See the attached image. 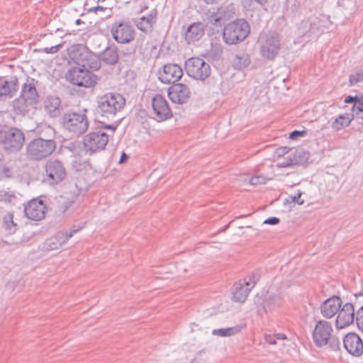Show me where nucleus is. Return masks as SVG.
Segmentation results:
<instances>
[{"mask_svg": "<svg viewBox=\"0 0 363 363\" xmlns=\"http://www.w3.org/2000/svg\"><path fill=\"white\" fill-rule=\"evenodd\" d=\"M292 151L291 148L286 146H281L277 147L274 152V157H281L285 155L290 153Z\"/></svg>", "mask_w": 363, "mask_h": 363, "instance_id": "45", "label": "nucleus"}, {"mask_svg": "<svg viewBox=\"0 0 363 363\" xmlns=\"http://www.w3.org/2000/svg\"><path fill=\"white\" fill-rule=\"evenodd\" d=\"M61 48V44L52 46L50 48H39L35 49L34 52H42L45 53L54 54L58 52L60 48Z\"/></svg>", "mask_w": 363, "mask_h": 363, "instance_id": "47", "label": "nucleus"}, {"mask_svg": "<svg viewBox=\"0 0 363 363\" xmlns=\"http://www.w3.org/2000/svg\"><path fill=\"white\" fill-rule=\"evenodd\" d=\"M344 102L352 104L350 113L356 116V121L360 125L358 129L363 128V95H348L345 98Z\"/></svg>", "mask_w": 363, "mask_h": 363, "instance_id": "25", "label": "nucleus"}, {"mask_svg": "<svg viewBox=\"0 0 363 363\" xmlns=\"http://www.w3.org/2000/svg\"><path fill=\"white\" fill-rule=\"evenodd\" d=\"M206 26L207 25L201 21L193 22L189 25L184 33V40L186 44L190 45L199 40L204 35Z\"/></svg>", "mask_w": 363, "mask_h": 363, "instance_id": "26", "label": "nucleus"}, {"mask_svg": "<svg viewBox=\"0 0 363 363\" xmlns=\"http://www.w3.org/2000/svg\"><path fill=\"white\" fill-rule=\"evenodd\" d=\"M89 49L82 44H74L69 50L70 59L78 66L82 67L83 63L87 57Z\"/></svg>", "mask_w": 363, "mask_h": 363, "instance_id": "28", "label": "nucleus"}, {"mask_svg": "<svg viewBox=\"0 0 363 363\" xmlns=\"http://www.w3.org/2000/svg\"><path fill=\"white\" fill-rule=\"evenodd\" d=\"M167 95L172 103L184 104L189 101L191 91L186 84L177 82L168 88Z\"/></svg>", "mask_w": 363, "mask_h": 363, "instance_id": "20", "label": "nucleus"}, {"mask_svg": "<svg viewBox=\"0 0 363 363\" xmlns=\"http://www.w3.org/2000/svg\"><path fill=\"white\" fill-rule=\"evenodd\" d=\"M248 279H249V280L246 281L245 282V284L251 289L255 286V285L257 284V281L259 280V278L255 273H252V274H250L248 277Z\"/></svg>", "mask_w": 363, "mask_h": 363, "instance_id": "50", "label": "nucleus"}, {"mask_svg": "<svg viewBox=\"0 0 363 363\" xmlns=\"http://www.w3.org/2000/svg\"><path fill=\"white\" fill-rule=\"evenodd\" d=\"M250 25L245 18H236L223 28V39L227 45H236L244 41L250 33Z\"/></svg>", "mask_w": 363, "mask_h": 363, "instance_id": "6", "label": "nucleus"}, {"mask_svg": "<svg viewBox=\"0 0 363 363\" xmlns=\"http://www.w3.org/2000/svg\"><path fill=\"white\" fill-rule=\"evenodd\" d=\"M13 177L12 168L6 164H0V180Z\"/></svg>", "mask_w": 363, "mask_h": 363, "instance_id": "40", "label": "nucleus"}, {"mask_svg": "<svg viewBox=\"0 0 363 363\" xmlns=\"http://www.w3.org/2000/svg\"><path fill=\"white\" fill-rule=\"evenodd\" d=\"M3 228L9 234H14L18 230V224L14 221L12 213H8L4 216Z\"/></svg>", "mask_w": 363, "mask_h": 363, "instance_id": "36", "label": "nucleus"}, {"mask_svg": "<svg viewBox=\"0 0 363 363\" xmlns=\"http://www.w3.org/2000/svg\"><path fill=\"white\" fill-rule=\"evenodd\" d=\"M87 6V3H86L84 4V9L86 10L88 12H94V13H97L98 11H105L106 10V7H104L102 6H92V7H90V8H86Z\"/></svg>", "mask_w": 363, "mask_h": 363, "instance_id": "53", "label": "nucleus"}, {"mask_svg": "<svg viewBox=\"0 0 363 363\" xmlns=\"http://www.w3.org/2000/svg\"><path fill=\"white\" fill-rule=\"evenodd\" d=\"M30 133L26 146V156L29 161L40 162L55 153L57 147V136L53 127L40 123Z\"/></svg>", "mask_w": 363, "mask_h": 363, "instance_id": "1", "label": "nucleus"}, {"mask_svg": "<svg viewBox=\"0 0 363 363\" xmlns=\"http://www.w3.org/2000/svg\"><path fill=\"white\" fill-rule=\"evenodd\" d=\"M65 79L73 85L84 88H94L100 79L89 69L80 67L69 68L65 74Z\"/></svg>", "mask_w": 363, "mask_h": 363, "instance_id": "9", "label": "nucleus"}, {"mask_svg": "<svg viewBox=\"0 0 363 363\" xmlns=\"http://www.w3.org/2000/svg\"><path fill=\"white\" fill-rule=\"evenodd\" d=\"M183 69L177 64H166L163 66L162 71H158V79L167 84H173L177 83L183 76Z\"/></svg>", "mask_w": 363, "mask_h": 363, "instance_id": "17", "label": "nucleus"}, {"mask_svg": "<svg viewBox=\"0 0 363 363\" xmlns=\"http://www.w3.org/2000/svg\"><path fill=\"white\" fill-rule=\"evenodd\" d=\"M284 303L283 297L278 294H271L266 296L261 303L262 308L258 310L261 313L262 310L267 313L268 310H272L280 307Z\"/></svg>", "mask_w": 363, "mask_h": 363, "instance_id": "30", "label": "nucleus"}, {"mask_svg": "<svg viewBox=\"0 0 363 363\" xmlns=\"http://www.w3.org/2000/svg\"><path fill=\"white\" fill-rule=\"evenodd\" d=\"M126 104L125 97L118 92H108L97 96L94 115L109 120L121 112Z\"/></svg>", "mask_w": 363, "mask_h": 363, "instance_id": "4", "label": "nucleus"}, {"mask_svg": "<svg viewBox=\"0 0 363 363\" xmlns=\"http://www.w3.org/2000/svg\"><path fill=\"white\" fill-rule=\"evenodd\" d=\"M57 207L58 210L62 213H65V212L73 205L74 203V200L69 199H65L62 196H60V199L57 200Z\"/></svg>", "mask_w": 363, "mask_h": 363, "instance_id": "38", "label": "nucleus"}, {"mask_svg": "<svg viewBox=\"0 0 363 363\" xmlns=\"http://www.w3.org/2000/svg\"><path fill=\"white\" fill-rule=\"evenodd\" d=\"M302 192L298 190L297 194L294 196H290V199L292 201L298 203V205H303L304 203V200L301 199Z\"/></svg>", "mask_w": 363, "mask_h": 363, "instance_id": "52", "label": "nucleus"}, {"mask_svg": "<svg viewBox=\"0 0 363 363\" xmlns=\"http://www.w3.org/2000/svg\"><path fill=\"white\" fill-rule=\"evenodd\" d=\"M40 196L33 198L23 203L25 216L33 221H40L45 218L48 209L47 203Z\"/></svg>", "mask_w": 363, "mask_h": 363, "instance_id": "13", "label": "nucleus"}, {"mask_svg": "<svg viewBox=\"0 0 363 363\" xmlns=\"http://www.w3.org/2000/svg\"><path fill=\"white\" fill-rule=\"evenodd\" d=\"M111 33L113 39L118 44H128L135 37V30L130 21H116L111 26Z\"/></svg>", "mask_w": 363, "mask_h": 363, "instance_id": "11", "label": "nucleus"}, {"mask_svg": "<svg viewBox=\"0 0 363 363\" xmlns=\"http://www.w3.org/2000/svg\"><path fill=\"white\" fill-rule=\"evenodd\" d=\"M293 160H289L290 164L294 166L305 165L308 163L310 152L302 147L292 149L291 152ZM287 164H289L288 163Z\"/></svg>", "mask_w": 363, "mask_h": 363, "instance_id": "31", "label": "nucleus"}, {"mask_svg": "<svg viewBox=\"0 0 363 363\" xmlns=\"http://www.w3.org/2000/svg\"><path fill=\"white\" fill-rule=\"evenodd\" d=\"M342 305V301L340 297L337 295H333L320 304V313L325 318H331L338 313Z\"/></svg>", "mask_w": 363, "mask_h": 363, "instance_id": "22", "label": "nucleus"}, {"mask_svg": "<svg viewBox=\"0 0 363 363\" xmlns=\"http://www.w3.org/2000/svg\"><path fill=\"white\" fill-rule=\"evenodd\" d=\"M43 182L50 186H56L63 182L67 172L65 162L58 158H50L43 166Z\"/></svg>", "mask_w": 363, "mask_h": 363, "instance_id": "8", "label": "nucleus"}, {"mask_svg": "<svg viewBox=\"0 0 363 363\" xmlns=\"http://www.w3.org/2000/svg\"><path fill=\"white\" fill-rule=\"evenodd\" d=\"M185 70L191 78L204 81L211 73V67L203 59L193 57L185 62Z\"/></svg>", "mask_w": 363, "mask_h": 363, "instance_id": "12", "label": "nucleus"}, {"mask_svg": "<svg viewBox=\"0 0 363 363\" xmlns=\"http://www.w3.org/2000/svg\"><path fill=\"white\" fill-rule=\"evenodd\" d=\"M245 326V324H238L233 327L214 329L212 334L220 337H230L240 333Z\"/></svg>", "mask_w": 363, "mask_h": 363, "instance_id": "33", "label": "nucleus"}, {"mask_svg": "<svg viewBox=\"0 0 363 363\" xmlns=\"http://www.w3.org/2000/svg\"><path fill=\"white\" fill-rule=\"evenodd\" d=\"M260 55L268 61H274L281 50V35L269 30L261 34L258 39Z\"/></svg>", "mask_w": 363, "mask_h": 363, "instance_id": "7", "label": "nucleus"}, {"mask_svg": "<svg viewBox=\"0 0 363 363\" xmlns=\"http://www.w3.org/2000/svg\"><path fill=\"white\" fill-rule=\"evenodd\" d=\"M229 225H225L223 228L220 229L218 233L224 232L228 228Z\"/></svg>", "mask_w": 363, "mask_h": 363, "instance_id": "58", "label": "nucleus"}, {"mask_svg": "<svg viewBox=\"0 0 363 363\" xmlns=\"http://www.w3.org/2000/svg\"><path fill=\"white\" fill-rule=\"evenodd\" d=\"M355 320L359 330L363 333V306L357 310Z\"/></svg>", "mask_w": 363, "mask_h": 363, "instance_id": "44", "label": "nucleus"}, {"mask_svg": "<svg viewBox=\"0 0 363 363\" xmlns=\"http://www.w3.org/2000/svg\"><path fill=\"white\" fill-rule=\"evenodd\" d=\"M109 135L99 128L93 127L82 138L83 149L86 154L93 155L106 149Z\"/></svg>", "mask_w": 363, "mask_h": 363, "instance_id": "10", "label": "nucleus"}, {"mask_svg": "<svg viewBox=\"0 0 363 363\" xmlns=\"http://www.w3.org/2000/svg\"><path fill=\"white\" fill-rule=\"evenodd\" d=\"M88 109L70 108L64 111L59 119L61 128L73 137H79L86 133L89 128Z\"/></svg>", "mask_w": 363, "mask_h": 363, "instance_id": "3", "label": "nucleus"}, {"mask_svg": "<svg viewBox=\"0 0 363 363\" xmlns=\"http://www.w3.org/2000/svg\"><path fill=\"white\" fill-rule=\"evenodd\" d=\"M329 347L333 351H337L340 350V341L336 336H333L332 334L330 335L328 339Z\"/></svg>", "mask_w": 363, "mask_h": 363, "instance_id": "42", "label": "nucleus"}, {"mask_svg": "<svg viewBox=\"0 0 363 363\" xmlns=\"http://www.w3.org/2000/svg\"><path fill=\"white\" fill-rule=\"evenodd\" d=\"M152 108L159 122L164 121L173 117V113L166 99L157 94L152 99Z\"/></svg>", "mask_w": 363, "mask_h": 363, "instance_id": "16", "label": "nucleus"}, {"mask_svg": "<svg viewBox=\"0 0 363 363\" xmlns=\"http://www.w3.org/2000/svg\"><path fill=\"white\" fill-rule=\"evenodd\" d=\"M46 113L52 118H60L63 111L61 99L55 95H48L43 101Z\"/></svg>", "mask_w": 363, "mask_h": 363, "instance_id": "24", "label": "nucleus"}, {"mask_svg": "<svg viewBox=\"0 0 363 363\" xmlns=\"http://www.w3.org/2000/svg\"><path fill=\"white\" fill-rule=\"evenodd\" d=\"M157 14L156 9H152L147 16H143L135 20V26L145 34L152 33L157 23Z\"/></svg>", "mask_w": 363, "mask_h": 363, "instance_id": "27", "label": "nucleus"}, {"mask_svg": "<svg viewBox=\"0 0 363 363\" xmlns=\"http://www.w3.org/2000/svg\"><path fill=\"white\" fill-rule=\"evenodd\" d=\"M363 81V69L360 72L350 74L349 76V85L354 86L357 83Z\"/></svg>", "mask_w": 363, "mask_h": 363, "instance_id": "41", "label": "nucleus"}, {"mask_svg": "<svg viewBox=\"0 0 363 363\" xmlns=\"http://www.w3.org/2000/svg\"><path fill=\"white\" fill-rule=\"evenodd\" d=\"M17 200V196L13 194L5 192L3 195H1V201H4L5 203H12L15 205Z\"/></svg>", "mask_w": 363, "mask_h": 363, "instance_id": "46", "label": "nucleus"}, {"mask_svg": "<svg viewBox=\"0 0 363 363\" xmlns=\"http://www.w3.org/2000/svg\"><path fill=\"white\" fill-rule=\"evenodd\" d=\"M266 341L270 344V345H275L277 344V340L274 337V335H266L265 336Z\"/></svg>", "mask_w": 363, "mask_h": 363, "instance_id": "55", "label": "nucleus"}, {"mask_svg": "<svg viewBox=\"0 0 363 363\" xmlns=\"http://www.w3.org/2000/svg\"><path fill=\"white\" fill-rule=\"evenodd\" d=\"M250 290L251 288H249L247 286L245 287L240 284L238 286L235 287L233 292V300L235 302L244 303L247 299Z\"/></svg>", "mask_w": 363, "mask_h": 363, "instance_id": "37", "label": "nucleus"}, {"mask_svg": "<svg viewBox=\"0 0 363 363\" xmlns=\"http://www.w3.org/2000/svg\"><path fill=\"white\" fill-rule=\"evenodd\" d=\"M307 135V130H295L289 133V139L292 140H295L298 139L299 138L304 137Z\"/></svg>", "mask_w": 363, "mask_h": 363, "instance_id": "49", "label": "nucleus"}, {"mask_svg": "<svg viewBox=\"0 0 363 363\" xmlns=\"http://www.w3.org/2000/svg\"><path fill=\"white\" fill-rule=\"evenodd\" d=\"M101 64L112 66L118 63L119 55L117 46L112 43L109 44L103 52L99 53Z\"/></svg>", "mask_w": 363, "mask_h": 363, "instance_id": "29", "label": "nucleus"}, {"mask_svg": "<svg viewBox=\"0 0 363 363\" xmlns=\"http://www.w3.org/2000/svg\"><path fill=\"white\" fill-rule=\"evenodd\" d=\"M293 160V158L291 156V153L290 152L289 154V155L284 158V160L282 162H279L277 164V167L279 168H285V167L294 166V164H287L288 163H290L289 160Z\"/></svg>", "mask_w": 363, "mask_h": 363, "instance_id": "51", "label": "nucleus"}, {"mask_svg": "<svg viewBox=\"0 0 363 363\" xmlns=\"http://www.w3.org/2000/svg\"><path fill=\"white\" fill-rule=\"evenodd\" d=\"M128 158H129L128 155L125 152H122L118 163L119 164L124 163V162H127Z\"/></svg>", "mask_w": 363, "mask_h": 363, "instance_id": "56", "label": "nucleus"}, {"mask_svg": "<svg viewBox=\"0 0 363 363\" xmlns=\"http://www.w3.org/2000/svg\"><path fill=\"white\" fill-rule=\"evenodd\" d=\"M362 363H363V362H362Z\"/></svg>", "mask_w": 363, "mask_h": 363, "instance_id": "61", "label": "nucleus"}, {"mask_svg": "<svg viewBox=\"0 0 363 363\" xmlns=\"http://www.w3.org/2000/svg\"><path fill=\"white\" fill-rule=\"evenodd\" d=\"M222 17L216 12H213L208 17V23L216 26L217 28H220L222 27Z\"/></svg>", "mask_w": 363, "mask_h": 363, "instance_id": "39", "label": "nucleus"}, {"mask_svg": "<svg viewBox=\"0 0 363 363\" xmlns=\"http://www.w3.org/2000/svg\"><path fill=\"white\" fill-rule=\"evenodd\" d=\"M361 295H362V294H355V295H354V296H355V299L357 300V296H361Z\"/></svg>", "mask_w": 363, "mask_h": 363, "instance_id": "60", "label": "nucleus"}, {"mask_svg": "<svg viewBox=\"0 0 363 363\" xmlns=\"http://www.w3.org/2000/svg\"><path fill=\"white\" fill-rule=\"evenodd\" d=\"M343 346L347 352L354 357H360L363 353V340L356 333L346 334L342 340Z\"/></svg>", "mask_w": 363, "mask_h": 363, "instance_id": "21", "label": "nucleus"}, {"mask_svg": "<svg viewBox=\"0 0 363 363\" xmlns=\"http://www.w3.org/2000/svg\"><path fill=\"white\" fill-rule=\"evenodd\" d=\"M267 182V179L265 177L262 175H255L252 176L250 179V183L252 185H258L265 184Z\"/></svg>", "mask_w": 363, "mask_h": 363, "instance_id": "48", "label": "nucleus"}, {"mask_svg": "<svg viewBox=\"0 0 363 363\" xmlns=\"http://www.w3.org/2000/svg\"><path fill=\"white\" fill-rule=\"evenodd\" d=\"M280 223V219L278 217H269L265 219L263 222L264 224H267L270 225H276Z\"/></svg>", "mask_w": 363, "mask_h": 363, "instance_id": "54", "label": "nucleus"}, {"mask_svg": "<svg viewBox=\"0 0 363 363\" xmlns=\"http://www.w3.org/2000/svg\"><path fill=\"white\" fill-rule=\"evenodd\" d=\"M26 141L22 130L6 124L0 125V149L7 155H16L21 151Z\"/></svg>", "mask_w": 363, "mask_h": 363, "instance_id": "5", "label": "nucleus"}, {"mask_svg": "<svg viewBox=\"0 0 363 363\" xmlns=\"http://www.w3.org/2000/svg\"><path fill=\"white\" fill-rule=\"evenodd\" d=\"M99 118H95V123H96V128H99L101 130H111L113 132H115L117 128V125L107 124L104 121H101L98 119Z\"/></svg>", "mask_w": 363, "mask_h": 363, "instance_id": "43", "label": "nucleus"}, {"mask_svg": "<svg viewBox=\"0 0 363 363\" xmlns=\"http://www.w3.org/2000/svg\"><path fill=\"white\" fill-rule=\"evenodd\" d=\"M276 340H285L286 339V336L284 333H277L274 335Z\"/></svg>", "mask_w": 363, "mask_h": 363, "instance_id": "57", "label": "nucleus"}, {"mask_svg": "<svg viewBox=\"0 0 363 363\" xmlns=\"http://www.w3.org/2000/svg\"><path fill=\"white\" fill-rule=\"evenodd\" d=\"M38 81L30 77L22 85L19 96L12 102L13 113L17 116H25L31 110H36L40 102V94L36 84Z\"/></svg>", "mask_w": 363, "mask_h": 363, "instance_id": "2", "label": "nucleus"}, {"mask_svg": "<svg viewBox=\"0 0 363 363\" xmlns=\"http://www.w3.org/2000/svg\"><path fill=\"white\" fill-rule=\"evenodd\" d=\"M82 23V21L81 19H79V18H78V19H77V20L75 21V23H76L77 25H79V24H81Z\"/></svg>", "mask_w": 363, "mask_h": 363, "instance_id": "59", "label": "nucleus"}, {"mask_svg": "<svg viewBox=\"0 0 363 363\" xmlns=\"http://www.w3.org/2000/svg\"><path fill=\"white\" fill-rule=\"evenodd\" d=\"M320 20L316 16L303 19L298 26V34L308 38L318 35L320 32Z\"/></svg>", "mask_w": 363, "mask_h": 363, "instance_id": "19", "label": "nucleus"}, {"mask_svg": "<svg viewBox=\"0 0 363 363\" xmlns=\"http://www.w3.org/2000/svg\"><path fill=\"white\" fill-rule=\"evenodd\" d=\"M353 120L356 121V116L354 114L350 113L340 114L333 123L332 127L335 130H340L349 126Z\"/></svg>", "mask_w": 363, "mask_h": 363, "instance_id": "32", "label": "nucleus"}, {"mask_svg": "<svg viewBox=\"0 0 363 363\" xmlns=\"http://www.w3.org/2000/svg\"><path fill=\"white\" fill-rule=\"evenodd\" d=\"M233 63L235 69L241 70L251 63L250 55L245 52L236 54Z\"/></svg>", "mask_w": 363, "mask_h": 363, "instance_id": "34", "label": "nucleus"}, {"mask_svg": "<svg viewBox=\"0 0 363 363\" xmlns=\"http://www.w3.org/2000/svg\"><path fill=\"white\" fill-rule=\"evenodd\" d=\"M355 304L356 301L354 303L347 302L345 304L342 303L335 320V325L337 329H342L354 323L356 318L354 312Z\"/></svg>", "mask_w": 363, "mask_h": 363, "instance_id": "18", "label": "nucleus"}, {"mask_svg": "<svg viewBox=\"0 0 363 363\" xmlns=\"http://www.w3.org/2000/svg\"><path fill=\"white\" fill-rule=\"evenodd\" d=\"M19 88V82L16 76H12L9 79L0 77V100L12 98Z\"/></svg>", "mask_w": 363, "mask_h": 363, "instance_id": "23", "label": "nucleus"}, {"mask_svg": "<svg viewBox=\"0 0 363 363\" xmlns=\"http://www.w3.org/2000/svg\"><path fill=\"white\" fill-rule=\"evenodd\" d=\"M101 67L99 54L96 55L92 51L89 50L87 57H86L82 67L89 68L94 70H99Z\"/></svg>", "mask_w": 363, "mask_h": 363, "instance_id": "35", "label": "nucleus"}, {"mask_svg": "<svg viewBox=\"0 0 363 363\" xmlns=\"http://www.w3.org/2000/svg\"><path fill=\"white\" fill-rule=\"evenodd\" d=\"M332 332L333 328L330 322L325 320H318L312 332V338L315 345L318 347L327 345Z\"/></svg>", "mask_w": 363, "mask_h": 363, "instance_id": "14", "label": "nucleus"}, {"mask_svg": "<svg viewBox=\"0 0 363 363\" xmlns=\"http://www.w3.org/2000/svg\"><path fill=\"white\" fill-rule=\"evenodd\" d=\"M82 228V226L72 225L69 230L59 231L53 236L46 239L44 242V248L47 251H52L59 249L65 244L73 235Z\"/></svg>", "mask_w": 363, "mask_h": 363, "instance_id": "15", "label": "nucleus"}]
</instances>
